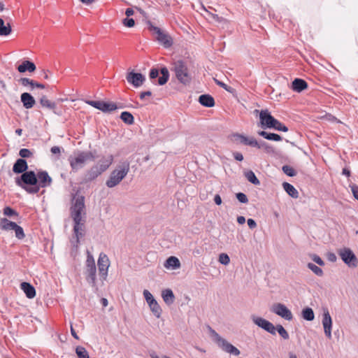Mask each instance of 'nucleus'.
<instances>
[{
	"instance_id": "obj_4",
	"label": "nucleus",
	"mask_w": 358,
	"mask_h": 358,
	"mask_svg": "<svg viewBox=\"0 0 358 358\" xmlns=\"http://www.w3.org/2000/svg\"><path fill=\"white\" fill-rule=\"evenodd\" d=\"M208 329L213 341L222 350L234 356H238L241 354L240 350L236 347L221 337L213 329L208 327Z\"/></svg>"
},
{
	"instance_id": "obj_45",
	"label": "nucleus",
	"mask_w": 358,
	"mask_h": 358,
	"mask_svg": "<svg viewBox=\"0 0 358 358\" xmlns=\"http://www.w3.org/2000/svg\"><path fill=\"white\" fill-rule=\"evenodd\" d=\"M13 231H15L17 238L22 240L25 237V234L22 227L17 224Z\"/></svg>"
},
{
	"instance_id": "obj_37",
	"label": "nucleus",
	"mask_w": 358,
	"mask_h": 358,
	"mask_svg": "<svg viewBox=\"0 0 358 358\" xmlns=\"http://www.w3.org/2000/svg\"><path fill=\"white\" fill-rule=\"evenodd\" d=\"M121 120L127 124H132L134 122V116L131 113L127 111H124L120 115Z\"/></svg>"
},
{
	"instance_id": "obj_60",
	"label": "nucleus",
	"mask_w": 358,
	"mask_h": 358,
	"mask_svg": "<svg viewBox=\"0 0 358 358\" xmlns=\"http://www.w3.org/2000/svg\"><path fill=\"white\" fill-rule=\"evenodd\" d=\"M151 95L152 92L150 91H145L141 92L139 96L141 99H143L145 96H150Z\"/></svg>"
},
{
	"instance_id": "obj_43",
	"label": "nucleus",
	"mask_w": 358,
	"mask_h": 358,
	"mask_svg": "<svg viewBox=\"0 0 358 358\" xmlns=\"http://www.w3.org/2000/svg\"><path fill=\"white\" fill-rule=\"evenodd\" d=\"M282 171L285 174L289 177H294L296 175V171L289 165H284L282 167Z\"/></svg>"
},
{
	"instance_id": "obj_24",
	"label": "nucleus",
	"mask_w": 358,
	"mask_h": 358,
	"mask_svg": "<svg viewBox=\"0 0 358 358\" xmlns=\"http://www.w3.org/2000/svg\"><path fill=\"white\" fill-rule=\"evenodd\" d=\"M21 289L29 299H33L36 296V289L29 282H22Z\"/></svg>"
},
{
	"instance_id": "obj_29",
	"label": "nucleus",
	"mask_w": 358,
	"mask_h": 358,
	"mask_svg": "<svg viewBox=\"0 0 358 358\" xmlns=\"http://www.w3.org/2000/svg\"><path fill=\"white\" fill-rule=\"evenodd\" d=\"M282 187L287 194L294 199L299 197V192L297 189L290 183L284 182L282 183Z\"/></svg>"
},
{
	"instance_id": "obj_44",
	"label": "nucleus",
	"mask_w": 358,
	"mask_h": 358,
	"mask_svg": "<svg viewBox=\"0 0 358 358\" xmlns=\"http://www.w3.org/2000/svg\"><path fill=\"white\" fill-rule=\"evenodd\" d=\"M245 145L251 146L252 148H259V141H257L255 138L250 137L248 138H245Z\"/></svg>"
},
{
	"instance_id": "obj_5",
	"label": "nucleus",
	"mask_w": 358,
	"mask_h": 358,
	"mask_svg": "<svg viewBox=\"0 0 358 358\" xmlns=\"http://www.w3.org/2000/svg\"><path fill=\"white\" fill-rule=\"evenodd\" d=\"M85 275L87 282L96 291V268L94 259L89 252L85 262Z\"/></svg>"
},
{
	"instance_id": "obj_14",
	"label": "nucleus",
	"mask_w": 358,
	"mask_h": 358,
	"mask_svg": "<svg viewBox=\"0 0 358 358\" xmlns=\"http://www.w3.org/2000/svg\"><path fill=\"white\" fill-rule=\"evenodd\" d=\"M259 123L263 129L270 128L275 127V123H277V120L274 118L268 110H262L259 112Z\"/></svg>"
},
{
	"instance_id": "obj_12",
	"label": "nucleus",
	"mask_w": 358,
	"mask_h": 358,
	"mask_svg": "<svg viewBox=\"0 0 358 358\" xmlns=\"http://www.w3.org/2000/svg\"><path fill=\"white\" fill-rule=\"evenodd\" d=\"M143 296L154 315L156 317L159 318L162 310L157 301L153 297L152 294L148 290L145 289L143 291Z\"/></svg>"
},
{
	"instance_id": "obj_3",
	"label": "nucleus",
	"mask_w": 358,
	"mask_h": 358,
	"mask_svg": "<svg viewBox=\"0 0 358 358\" xmlns=\"http://www.w3.org/2000/svg\"><path fill=\"white\" fill-rule=\"evenodd\" d=\"M129 162L123 161L120 162L116 168L111 172L106 185L109 188L117 186L127 176L129 171Z\"/></svg>"
},
{
	"instance_id": "obj_18",
	"label": "nucleus",
	"mask_w": 358,
	"mask_h": 358,
	"mask_svg": "<svg viewBox=\"0 0 358 358\" xmlns=\"http://www.w3.org/2000/svg\"><path fill=\"white\" fill-rule=\"evenodd\" d=\"M127 80L135 87H141L145 80V77L141 73L131 71L127 75Z\"/></svg>"
},
{
	"instance_id": "obj_22",
	"label": "nucleus",
	"mask_w": 358,
	"mask_h": 358,
	"mask_svg": "<svg viewBox=\"0 0 358 358\" xmlns=\"http://www.w3.org/2000/svg\"><path fill=\"white\" fill-rule=\"evenodd\" d=\"M40 103L43 107L53 110L54 113L57 115H61L62 112L56 110V103L55 102L50 101L48 99L46 96H42L40 99Z\"/></svg>"
},
{
	"instance_id": "obj_52",
	"label": "nucleus",
	"mask_w": 358,
	"mask_h": 358,
	"mask_svg": "<svg viewBox=\"0 0 358 358\" xmlns=\"http://www.w3.org/2000/svg\"><path fill=\"white\" fill-rule=\"evenodd\" d=\"M159 71L157 69L153 68L150 71L149 76L151 80H155L159 76Z\"/></svg>"
},
{
	"instance_id": "obj_33",
	"label": "nucleus",
	"mask_w": 358,
	"mask_h": 358,
	"mask_svg": "<svg viewBox=\"0 0 358 358\" xmlns=\"http://www.w3.org/2000/svg\"><path fill=\"white\" fill-rule=\"evenodd\" d=\"M258 134L268 141H280L282 140V137L280 135L274 133H268L265 131H260L258 132Z\"/></svg>"
},
{
	"instance_id": "obj_42",
	"label": "nucleus",
	"mask_w": 358,
	"mask_h": 358,
	"mask_svg": "<svg viewBox=\"0 0 358 358\" xmlns=\"http://www.w3.org/2000/svg\"><path fill=\"white\" fill-rule=\"evenodd\" d=\"M278 331L279 335L285 340L289 339V334L286 331V329L281 325V324H277L275 327V331Z\"/></svg>"
},
{
	"instance_id": "obj_27",
	"label": "nucleus",
	"mask_w": 358,
	"mask_h": 358,
	"mask_svg": "<svg viewBox=\"0 0 358 358\" xmlns=\"http://www.w3.org/2000/svg\"><path fill=\"white\" fill-rule=\"evenodd\" d=\"M161 76L159 77L157 82H152L154 84H158L159 85H165L169 78V72L166 67L164 66L160 69Z\"/></svg>"
},
{
	"instance_id": "obj_25",
	"label": "nucleus",
	"mask_w": 358,
	"mask_h": 358,
	"mask_svg": "<svg viewBox=\"0 0 358 358\" xmlns=\"http://www.w3.org/2000/svg\"><path fill=\"white\" fill-rule=\"evenodd\" d=\"M199 102L201 105L211 108L215 106V100L210 94H202L199 97Z\"/></svg>"
},
{
	"instance_id": "obj_55",
	"label": "nucleus",
	"mask_w": 358,
	"mask_h": 358,
	"mask_svg": "<svg viewBox=\"0 0 358 358\" xmlns=\"http://www.w3.org/2000/svg\"><path fill=\"white\" fill-rule=\"evenodd\" d=\"M247 223H248L249 228L251 229H253L257 227L256 222L252 218L248 219L247 220Z\"/></svg>"
},
{
	"instance_id": "obj_15",
	"label": "nucleus",
	"mask_w": 358,
	"mask_h": 358,
	"mask_svg": "<svg viewBox=\"0 0 358 358\" xmlns=\"http://www.w3.org/2000/svg\"><path fill=\"white\" fill-rule=\"evenodd\" d=\"M86 103L103 112V113H110L117 108V105L113 102H105L103 101H87Z\"/></svg>"
},
{
	"instance_id": "obj_6",
	"label": "nucleus",
	"mask_w": 358,
	"mask_h": 358,
	"mask_svg": "<svg viewBox=\"0 0 358 358\" xmlns=\"http://www.w3.org/2000/svg\"><path fill=\"white\" fill-rule=\"evenodd\" d=\"M173 70L176 78L183 85H188L192 80V76L189 72L187 64L182 60L173 63Z\"/></svg>"
},
{
	"instance_id": "obj_40",
	"label": "nucleus",
	"mask_w": 358,
	"mask_h": 358,
	"mask_svg": "<svg viewBox=\"0 0 358 358\" xmlns=\"http://www.w3.org/2000/svg\"><path fill=\"white\" fill-rule=\"evenodd\" d=\"M76 353L78 358H90L88 352L83 346H78L76 348Z\"/></svg>"
},
{
	"instance_id": "obj_26",
	"label": "nucleus",
	"mask_w": 358,
	"mask_h": 358,
	"mask_svg": "<svg viewBox=\"0 0 358 358\" xmlns=\"http://www.w3.org/2000/svg\"><path fill=\"white\" fill-rule=\"evenodd\" d=\"M17 70L20 73H24L27 71L34 72L36 70V65L32 62L25 60L18 66Z\"/></svg>"
},
{
	"instance_id": "obj_49",
	"label": "nucleus",
	"mask_w": 358,
	"mask_h": 358,
	"mask_svg": "<svg viewBox=\"0 0 358 358\" xmlns=\"http://www.w3.org/2000/svg\"><path fill=\"white\" fill-rule=\"evenodd\" d=\"M310 257L312 260L319 266H322L324 265V262L317 255L313 254L311 255Z\"/></svg>"
},
{
	"instance_id": "obj_38",
	"label": "nucleus",
	"mask_w": 358,
	"mask_h": 358,
	"mask_svg": "<svg viewBox=\"0 0 358 358\" xmlns=\"http://www.w3.org/2000/svg\"><path fill=\"white\" fill-rule=\"evenodd\" d=\"M258 149H263L268 154L274 152L273 147L264 141H259V145Z\"/></svg>"
},
{
	"instance_id": "obj_7",
	"label": "nucleus",
	"mask_w": 358,
	"mask_h": 358,
	"mask_svg": "<svg viewBox=\"0 0 358 358\" xmlns=\"http://www.w3.org/2000/svg\"><path fill=\"white\" fill-rule=\"evenodd\" d=\"M94 159V156L91 152H79L76 157H69V162L71 168L73 172H77L79 169L84 167L87 160Z\"/></svg>"
},
{
	"instance_id": "obj_48",
	"label": "nucleus",
	"mask_w": 358,
	"mask_h": 358,
	"mask_svg": "<svg viewBox=\"0 0 358 358\" xmlns=\"http://www.w3.org/2000/svg\"><path fill=\"white\" fill-rule=\"evenodd\" d=\"M19 155L22 158H28L32 155V152L30 150L27 148H22L19 152Z\"/></svg>"
},
{
	"instance_id": "obj_13",
	"label": "nucleus",
	"mask_w": 358,
	"mask_h": 358,
	"mask_svg": "<svg viewBox=\"0 0 358 358\" xmlns=\"http://www.w3.org/2000/svg\"><path fill=\"white\" fill-rule=\"evenodd\" d=\"M97 265L100 278L103 280H105L108 276V271L110 266V260L105 253H100L97 261Z\"/></svg>"
},
{
	"instance_id": "obj_57",
	"label": "nucleus",
	"mask_w": 358,
	"mask_h": 358,
	"mask_svg": "<svg viewBox=\"0 0 358 358\" xmlns=\"http://www.w3.org/2000/svg\"><path fill=\"white\" fill-rule=\"evenodd\" d=\"M233 156H234V159L238 162H241L243 160V156L241 152H234Z\"/></svg>"
},
{
	"instance_id": "obj_47",
	"label": "nucleus",
	"mask_w": 358,
	"mask_h": 358,
	"mask_svg": "<svg viewBox=\"0 0 358 358\" xmlns=\"http://www.w3.org/2000/svg\"><path fill=\"white\" fill-rule=\"evenodd\" d=\"M271 129H274L278 131L286 132L288 131V127L285 124H282L280 121L277 120V123H275V127Z\"/></svg>"
},
{
	"instance_id": "obj_30",
	"label": "nucleus",
	"mask_w": 358,
	"mask_h": 358,
	"mask_svg": "<svg viewBox=\"0 0 358 358\" xmlns=\"http://www.w3.org/2000/svg\"><path fill=\"white\" fill-rule=\"evenodd\" d=\"M17 224L14 222L8 220L6 217L0 219V229L3 231H10L15 229Z\"/></svg>"
},
{
	"instance_id": "obj_20",
	"label": "nucleus",
	"mask_w": 358,
	"mask_h": 358,
	"mask_svg": "<svg viewBox=\"0 0 358 358\" xmlns=\"http://www.w3.org/2000/svg\"><path fill=\"white\" fill-rule=\"evenodd\" d=\"M28 169V165L27 161L24 159H17L16 162L14 163L13 166V171L15 173H23L27 172V169Z\"/></svg>"
},
{
	"instance_id": "obj_9",
	"label": "nucleus",
	"mask_w": 358,
	"mask_h": 358,
	"mask_svg": "<svg viewBox=\"0 0 358 358\" xmlns=\"http://www.w3.org/2000/svg\"><path fill=\"white\" fill-rule=\"evenodd\" d=\"M38 182L36 186L30 187L26 189V191L29 194H36L39 192L41 187H49L52 183V178L46 171H39L36 174Z\"/></svg>"
},
{
	"instance_id": "obj_41",
	"label": "nucleus",
	"mask_w": 358,
	"mask_h": 358,
	"mask_svg": "<svg viewBox=\"0 0 358 358\" xmlns=\"http://www.w3.org/2000/svg\"><path fill=\"white\" fill-rule=\"evenodd\" d=\"M307 267L317 276H322L324 274L322 269L313 263H308Z\"/></svg>"
},
{
	"instance_id": "obj_23",
	"label": "nucleus",
	"mask_w": 358,
	"mask_h": 358,
	"mask_svg": "<svg viewBox=\"0 0 358 358\" xmlns=\"http://www.w3.org/2000/svg\"><path fill=\"white\" fill-rule=\"evenodd\" d=\"M308 87L307 83L301 78H295L292 83V89L297 92H301Z\"/></svg>"
},
{
	"instance_id": "obj_59",
	"label": "nucleus",
	"mask_w": 358,
	"mask_h": 358,
	"mask_svg": "<svg viewBox=\"0 0 358 358\" xmlns=\"http://www.w3.org/2000/svg\"><path fill=\"white\" fill-rule=\"evenodd\" d=\"M215 83H216L217 85H219V86L222 87V88H224V90H226L229 91V87L227 86V85H226V84H225V83H224L223 82L220 81V80H217V79H215Z\"/></svg>"
},
{
	"instance_id": "obj_46",
	"label": "nucleus",
	"mask_w": 358,
	"mask_h": 358,
	"mask_svg": "<svg viewBox=\"0 0 358 358\" xmlns=\"http://www.w3.org/2000/svg\"><path fill=\"white\" fill-rule=\"evenodd\" d=\"M219 262L223 265H228L230 262V258L227 254L221 253L219 255Z\"/></svg>"
},
{
	"instance_id": "obj_62",
	"label": "nucleus",
	"mask_w": 358,
	"mask_h": 358,
	"mask_svg": "<svg viewBox=\"0 0 358 358\" xmlns=\"http://www.w3.org/2000/svg\"><path fill=\"white\" fill-rule=\"evenodd\" d=\"M134 11L132 8H128L126 9V11H125V15L127 16V17H129L132 15H134Z\"/></svg>"
},
{
	"instance_id": "obj_58",
	"label": "nucleus",
	"mask_w": 358,
	"mask_h": 358,
	"mask_svg": "<svg viewBox=\"0 0 358 358\" xmlns=\"http://www.w3.org/2000/svg\"><path fill=\"white\" fill-rule=\"evenodd\" d=\"M50 151L54 155H60L61 148L59 146H53L51 148Z\"/></svg>"
},
{
	"instance_id": "obj_19",
	"label": "nucleus",
	"mask_w": 358,
	"mask_h": 358,
	"mask_svg": "<svg viewBox=\"0 0 358 358\" xmlns=\"http://www.w3.org/2000/svg\"><path fill=\"white\" fill-rule=\"evenodd\" d=\"M322 325L326 336L329 338H331V327L332 320L328 310H324L322 317Z\"/></svg>"
},
{
	"instance_id": "obj_1",
	"label": "nucleus",
	"mask_w": 358,
	"mask_h": 358,
	"mask_svg": "<svg viewBox=\"0 0 358 358\" xmlns=\"http://www.w3.org/2000/svg\"><path fill=\"white\" fill-rule=\"evenodd\" d=\"M85 208V197L78 196L74 198L71 208V216L73 218L74 226L73 233L76 237V243H79V239L83 236L82 227L83 222L82 220V212Z\"/></svg>"
},
{
	"instance_id": "obj_16",
	"label": "nucleus",
	"mask_w": 358,
	"mask_h": 358,
	"mask_svg": "<svg viewBox=\"0 0 358 358\" xmlns=\"http://www.w3.org/2000/svg\"><path fill=\"white\" fill-rule=\"evenodd\" d=\"M251 319L252 322L259 327L262 328L272 335H275V327L268 320L255 315H252Z\"/></svg>"
},
{
	"instance_id": "obj_8",
	"label": "nucleus",
	"mask_w": 358,
	"mask_h": 358,
	"mask_svg": "<svg viewBox=\"0 0 358 358\" xmlns=\"http://www.w3.org/2000/svg\"><path fill=\"white\" fill-rule=\"evenodd\" d=\"M148 29L154 34H156V40L165 48H169L172 46L173 39L166 31L151 23H149Z\"/></svg>"
},
{
	"instance_id": "obj_36",
	"label": "nucleus",
	"mask_w": 358,
	"mask_h": 358,
	"mask_svg": "<svg viewBox=\"0 0 358 358\" xmlns=\"http://www.w3.org/2000/svg\"><path fill=\"white\" fill-rule=\"evenodd\" d=\"M244 176L246 178V179L250 182L252 184L255 185H259L260 184V182L259 179L255 176V173L250 170L247 171L244 173Z\"/></svg>"
},
{
	"instance_id": "obj_54",
	"label": "nucleus",
	"mask_w": 358,
	"mask_h": 358,
	"mask_svg": "<svg viewBox=\"0 0 358 358\" xmlns=\"http://www.w3.org/2000/svg\"><path fill=\"white\" fill-rule=\"evenodd\" d=\"M234 137L236 139V140H240L241 143L244 144L245 145V141H244V139L245 138H248V137L243 135V134H234Z\"/></svg>"
},
{
	"instance_id": "obj_64",
	"label": "nucleus",
	"mask_w": 358,
	"mask_h": 358,
	"mask_svg": "<svg viewBox=\"0 0 358 358\" xmlns=\"http://www.w3.org/2000/svg\"><path fill=\"white\" fill-rule=\"evenodd\" d=\"M71 333L72 336L74 338H76L77 340L79 339V337H78V334H76V331L74 330V329L73 328L72 326L71 327Z\"/></svg>"
},
{
	"instance_id": "obj_56",
	"label": "nucleus",
	"mask_w": 358,
	"mask_h": 358,
	"mask_svg": "<svg viewBox=\"0 0 358 358\" xmlns=\"http://www.w3.org/2000/svg\"><path fill=\"white\" fill-rule=\"evenodd\" d=\"M327 259L331 262H335L337 259L336 255L333 252H329L327 254Z\"/></svg>"
},
{
	"instance_id": "obj_51",
	"label": "nucleus",
	"mask_w": 358,
	"mask_h": 358,
	"mask_svg": "<svg viewBox=\"0 0 358 358\" xmlns=\"http://www.w3.org/2000/svg\"><path fill=\"white\" fill-rule=\"evenodd\" d=\"M122 23L127 27H133L135 25V21L133 18L126 17L123 20Z\"/></svg>"
},
{
	"instance_id": "obj_2",
	"label": "nucleus",
	"mask_w": 358,
	"mask_h": 358,
	"mask_svg": "<svg viewBox=\"0 0 358 358\" xmlns=\"http://www.w3.org/2000/svg\"><path fill=\"white\" fill-rule=\"evenodd\" d=\"M113 161V155L103 157L96 164L92 166L85 172L83 177V182L87 183L94 180L109 168Z\"/></svg>"
},
{
	"instance_id": "obj_50",
	"label": "nucleus",
	"mask_w": 358,
	"mask_h": 358,
	"mask_svg": "<svg viewBox=\"0 0 358 358\" xmlns=\"http://www.w3.org/2000/svg\"><path fill=\"white\" fill-rule=\"evenodd\" d=\"M237 199L242 203H247L248 202V199L247 196L242 192H238L236 194Z\"/></svg>"
},
{
	"instance_id": "obj_34",
	"label": "nucleus",
	"mask_w": 358,
	"mask_h": 358,
	"mask_svg": "<svg viewBox=\"0 0 358 358\" xmlns=\"http://www.w3.org/2000/svg\"><path fill=\"white\" fill-rule=\"evenodd\" d=\"M12 31L11 26L9 23L5 24L4 20L0 18V36H8Z\"/></svg>"
},
{
	"instance_id": "obj_21",
	"label": "nucleus",
	"mask_w": 358,
	"mask_h": 358,
	"mask_svg": "<svg viewBox=\"0 0 358 358\" xmlns=\"http://www.w3.org/2000/svg\"><path fill=\"white\" fill-rule=\"evenodd\" d=\"M20 99L23 106L27 109L31 108L36 103L34 98L28 92L22 93Z\"/></svg>"
},
{
	"instance_id": "obj_17",
	"label": "nucleus",
	"mask_w": 358,
	"mask_h": 358,
	"mask_svg": "<svg viewBox=\"0 0 358 358\" xmlns=\"http://www.w3.org/2000/svg\"><path fill=\"white\" fill-rule=\"evenodd\" d=\"M271 311L287 321L293 318L291 310L285 304L280 303H275L271 308Z\"/></svg>"
},
{
	"instance_id": "obj_11",
	"label": "nucleus",
	"mask_w": 358,
	"mask_h": 358,
	"mask_svg": "<svg viewBox=\"0 0 358 358\" xmlns=\"http://www.w3.org/2000/svg\"><path fill=\"white\" fill-rule=\"evenodd\" d=\"M338 254L349 267L355 268L357 266V258L352 250L348 248H343L338 251Z\"/></svg>"
},
{
	"instance_id": "obj_32",
	"label": "nucleus",
	"mask_w": 358,
	"mask_h": 358,
	"mask_svg": "<svg viewBox=\"0 0 358 358\" xmlns=\"http://www.w3.org/2000/svg\"><path fill=\"white\" fill-rule=\"evenodd\" d=\"M164 266L166 268H171L173 269L178 268L180 266L179 259L173 256L169 257L165 262Z\"/></svg>"
},
{
	"instance_id": "obj_31",
	"label": "nucleus",
	"mask_w": 358,
	"mask_h": 358,
	"mask_svg": "<svg viewBox=\"0 0 358 358\" xmlns=\"http://www.w3.org/2000/svg\"><path fill=\"white\" fill-rule=\"evenodd\" d=\"M162 296L163 298L164 301L167 305H171L174 302L175 296L173 294V291L170 289H166L162 291Z\"/></svg>"
},
{
	"instance_id": "obj_53",
	"label": "nucleus",
	"mask_w": 358,
	"mask_h": 358,
	"mask_svg": "<svg viewBox=\"0 0 358 358\" xmlns=\"http://www.w3.org/2000/svg\"><path fill=\"white\" fill-rule=\"evenodd\" d=\"M349 187L351 189L354 197L358 200V186L355 184H350Z\"/></svg>"
},
{
	"instance_id": "obj_35",
	"label": "nucleus",
	"mask_w": 358,
	"mask_h": 358,
	"mask_svg": "<svg viewBox=\"0 0 358 358\" xmlns=\"http://www.w3.org/2000/svg\"><path fill=\"white\" fill-rule=\"evenodd\" d=\"M302 317L307 321H313L315 318V315L313 309L309 307H306L302 310L301 312Z\"/></svg>"
},
{
	"instance_id": "obj_10",
	"label": "nucleus",
	"mask_w": 358,
	"mask_h": 358,
	"mask_svg": "<svg viewBox=\"0 0 358 358\" xmlns=\"http://www.w3.org/2000/svg\"><path fill=\"white\" fill-rule=\"evenodd\" d=\"M15 182L17 185L26 190V189L30 187H26V185H30L31 187L36 186L38 179L36 178V175L34 171H29L23 173L20 178H16Z\"/></svg>"
},
{
	"instance_id": "obj_28",
	"label": "nucleus",
	"mask_w": 358,
	"mask_h": 358,
	"mask_svg": "<svg viewBox=\"0 0 358 358\" xmlns=\"http://www.w3.org/2000/svg\"><path fill=\"white\" fill-rule=\"evenodd\" d=\"M20 83L23 86L30 85L31 90L34 87H38V88H41V89H44L45 87V85L39 83H37V82H36V81H34L33 80H31L29 78H22L20 80Z\"/></svg>"
},
{
	"instance_id": "obj_61",
	"label": "nucleus",
	"mask_w": 358,
	"mask_h": 358,
	"mask_svg": "<svg viewBox=\"0 0 358 358\" xmlns=\"http://www.w3.org/2000/svg\"><path fill=\"white\" fill-rule=\"evenodd\" d=\"M214 201L217 205H220L222 203V199L219 194H215L214 196Z\"/></svg>"
},
{
	"instance_id": "obj_39",
	"label": "nucleus",
	"mask_w": 358,
	"mask_h": 358,
	"mask_svg": "<svg viewBox=\"0 0 358 358\" xmlns=\"http://www.w3.org/2000/svg\"><path fill=\"white\" fill-rule=\"evenodd\" d=\"M3 213L4 215L10 217L17 218L19 217V213L10 206H6L3 210Z\"/></svg>"
},
{
	"instance_id": "obj_63",
	"label": "nucleus",
	"mask_w": 358,
	"mask_h": 358,
	"mask_svg": "<svg viewBox=\"0 0 358 358\" xmlns=\"http://www.w3.org/2000/svg\"><path fill=\"white\" fill-rule=\"evenodd\" d=\"M237 222L239 224H243L245 222V218L243 216H238L237 217Z\"/></svg>"
}]
</instances>
